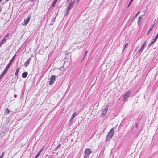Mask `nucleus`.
Returning <instances> with one entry per match:
<instances>
[{"label": "nucleus", "mask_w": 158, "mask_h": 158, "mask_svg": "<svg viewBox=\"0 0 158 158\" xmlns=\"http://www.w3.org/2000/svg\"><path fill=\"white\" fill-rule=\"evenodd\" d=\"M55 80L56 76L55 75H52L50 78V81L49 82V84L50 85H52Z\"/></svg>", "instance_id": "nucleus-5"}, {"label": "nucleus", "mask_w": 158, "mask_h": 158, "mask_svg": "<svg viewBox=\"0 0 158 158\" xmlns=\"http://www.w3.org/2000/svg\"><path fill=\"white\" fill-rule=\"evenodd\" d=\"M157 38H156V37H155V38L154 39V40L153 41V42H154V43L155 42V41L156 40H157Z\"/></svg>", "instance_id": "nucleus-29"}, {"label": "nucleus", "mask_w": 158, "mask_h": 158, "mask_svg": "<svg viewBox=\"0 0 158 158\" xmlns=\"http://www.w3.org/2000/svg\"><path fill=\"white\" fill-rule=\"evenodd\" d=\"M134 19H133L131 21V23H132L134 21Z\"/></svg>", "instance_id": "nucleus-32"}, {"label": "nucleus", "mask_w": 158, "mask_h": 158, "mask_svg": "<svg viewBox=\"0 0 158 158\" xmlns=\"http://www.w3.org/2000/svg\"><path fill=\"white\" fill-rule=\"evenodd\" d=\"M60 146H61V144H59L56 147V148L55 150H54V151H56L57 150V149L58 148H59Z\"/></svg>", "instance_id": "nucleus-22"}, {"label": "nucleus", "mask_w": 158, "mask_h": 158, "mask_svg": "<svg viewBox=\"0 0 158 158\" xmlns=\"http://www.w3.org/2000/svg\"><path fill=\"white\" fill-rule=\"evenodd\" d=\"M4 152L2 153L1 155L0 156V158H2L4 156Z\"/></svg>", "instance_id": "nucleus-27"}, {"label": "nucleus", "mask_w": 158, "mask_h": 158, "mask_svg": "<svg viewBox=\"0 0 158 158\" xmlns=\"http://www.w3.org/2000/svg\"><path fill=\"white\" fill-rule=\"evenodd\" d=\"M9 0H5V3H6Z\"/></svg>", "instance_id": "nucleus-34"}, {"label": "nucleus", "mask_w": 158, "mask_h": 158, "mask_svg": "<svg viewBox=\"0 0 158 158\" xmlns=\"http://www.w3.org/2000/svg\"><path fill=\"white\" fill-rule=\"evenodd\" d=\"M31 18V15H29L26 19H25L24 21V23L25 25H27L30 19Z\"/></svg>", "instance_id": "nucleus-6"}, {"label": "nucleus", "mask_w": 158, "mask_h": 158, "mask_svg": "<svg viewBox=\"0 0 158 158\" xmlns=\"http://www.w3.org/2000/svg\"><path fill=\"white\" fill-rule=\"evenodd\" d=\"M10 111V110L8 108L6 109L5 110V114H9Z\"/></svg>", "instance_id": "nucleus-18"}, {"label": "nucleus", "mask_w": 158, "mask_h": 158, "mask_svg": "<svg viewBox=\"0 0 158 158\" xmlns=\"http://www.w3.org/2000/svg\"><path fill=\"white\" fill-rule=\"evenodd\" d=\"M9 36V34H8L6 35L5 36V37L4 38H5V39L6 37H8Z\"/></svg>", "instance_id": "nucleus-30"}, {"label": "nucleus", "mask_w": 158, "mask_h": 158, "mask_svg": "<svg viewBox=\"0 0 158 158\" xmlns=\"http://www.w3.org/2000/svg\"><path fill=\"white\" fill-rule=\"evenodd\" d=\"M75 0H74L72 2L71 1L69 4L68 8H67L68 10H70L73 6V4L75 3Z\"/></svg>", "instance_id": "nucleus-7"}, {"label": "nucleus", "mask_w": 158, "mask_h": 158, "mask_svg": "<svg viewBox=\"0 0 158 158\" xmlns=\"http://www.w3.org/2000/svg\"><path fill=\"white\" fill-rule=\"evenodd\" d=\"M43 150V148H41V149L40 150V151L37 153V154L36 155V156H35L37 158L39 156V155L41 153V152H42Z\"/></svg>", "instance_id": "nucleus-15"}, {"label": "nucleus", "mask_w": 158, "mask_h": 158, "mask_svg": "<svg viewBox=\"0 0 158 158\" xmlns=\"http://www.w3.org/2000/svg\"><path fill=\"white\" fill-rule=\"evenodd\" d=\"M1 9H0V11H1Z\"/></svg>", "instance_id": "nucleus-37"}, {"label": "nucleus", "mask_w": 158, "mask_h": 158, "mask_svg": "<svg viewBox=\"0 0 158 158\" xmlns=\"http://www.w3.org/2000/svg\"><path fill=\"white\" fill-rule=\"evenodd\" d=\"M154 43V42H152L151 43H150L148 46V47H150Z\"/></svg>", "instance_id": "nucleus-23"}, {"label": "nucleus", "mask_w": 158, "mask_h": 158, "mask_svg": "<svg viewBox=\"0 0 158 158\" xmlns=\"http://www.w3.org/2000/svg\"><path fill=\"white\" fill-rule=\"evenodd\" d=\"M6 40L5 39V38H4L3 40H2L0 43V47H1L3 44L5 43Z\"/></svg>", "instance_id": "nucleus-19"}, {"label": "nucleus", "mask_w": 158, "mask_h": 158, "mask_svg": "<svg viewBox=\"0 0 158 158\" xmlns=\"http://www.w3.org/2000/svg\"><path fill=\"white\" fill-rule=\"evenodd\" d=\"M31 60V57L28 58L27 60L24 63V66L25 67H27L28 66L29 63Z\"/></svg>", "instance_id": "nucleus-9"}, {"label": "nucleus", "mask_w": 158, "mask_h": 158, "mask_svg": "<svg viewBox=\"0 0 158 158\" xmlns=\"http://www.w3.org/2000/svg\"><path fill=\"white\" fill-rule=\"evenodd\" d=\"M153 26H154V25H153L152 26V27L148 30V31L147 33V35H148L150 34V32L152 30Z\"/></svg>", "instance_id": "nucleus-13"}, {"label": "nucleus", "mask_w": 158, "mask_h": 158, "mask_svg": "<svg viewBox=\"0 0 158 158\" xmlns=\"http://www.w3.org/2000/svg\"><path fill=\"white\" fill-rule=\"evenodd\" d=\"M35 158H37V157H35Z\"/></svg>", "instance_id": "nucleus-38"}, {"label": "nucleus", "mask_w": 158, "mask_h": 158, "mask_svg": "<svg viewBox=\"0 0 158 158\" xmlns=\"http://www.w3.org/2000/svg\"><path fill=\"white\" fill-rule=\"evenodd\" d=\"M19 68H18L16 70V71L15 72V76H17V75H18V72H19Z\"/></svg>", "instance_id": "nucleus-20"}, {"label": "nucleus", "mask_w": 158, "mask_h": 158, "mask_svg": "<svg viewBox=\"0 0 158 158\" xmlns=\"http://www.w3.org/2000/svg\"><path fill=\"white\" fill-rule=\"evenodd\" d=\"M135 127L137 128H138V126L137 125V124H136V126H135Z\"/></svg>", "instance_id": "nucleus-33"}, {"label": "nucleus", "mask_w": 158, "mask_h": 158, "mask_svg": "<svg viewBox=\"0 0 158 158\" xmlns=\"http://www.w3.org/2000/svg\"><path fill=\"white\" fill-rule=\"evenodd\" d=\"M140 13V12H138L135 16L134 17V19H135V17H136L138 15V14Z\"/></svg>", "instance_id": "nucleus-26"}, {"label": "nucleus", "mask_w": 158, "mask_h": 158, "mask_svg": "<svg viewBox=\"0 0 158 158\" xmlns=\"http://www.w3.org/2000/svg\"><path fill=\"white\" fill-rule=\"evenodd\" d=\"M69 10H68V9H67V10H66V13L65 14H64V16H66L68 15V13H69Z\"/></svg>", "instance_id": "nucleus-24"}, {"label": "nucleus", "mask_w": 158, "mask_h": 158, "mask_svg": "<svg viewBox=\"0 0 158 158\" xmlns=\"http://www.w3.org/2000/svg\"><path fill=\"white\" fill-rule=\"evenodd\" d=\"M87 52H88L87 51H85V53L84 54V56H83V58L82 61H83L84 60V59H85V56H86V54H87Z\"/></svg>", "instance_id": "nucleus-21"}, {"label": "nucleus", "mask_w": 158, "mask_h": 158, "mask_svg": "<svg viewBox=\"0 0 158 158\" xmlns=\"http://www.w3.org/2000/svg\"><path fill=\"white\" fill-rule=\"evenodd\" d=\"M131 91L130 90H128L123 95L122 100L125 102L127 101V99L129 97Z\"/></svg>", "instance_id": "nucleus-3"}, {"label": "nucleus", "mask_w": 158, "mask_h": 158, "mask_svg": "<svg viewBox=\"0 0 158 158\" xmlns=\"http://www.w3.org/2000/svg\"><path fill=\"white\" fill-rule=\"evenodd\" d=\"M28 74V73L27 72H24L22 74V77L23 78H25L27 77Z\"/></svg>", "instance_id": "nucleus-12"}, {"label": "nucleus", "mask_w": 158, "mask_h": 158, "mask_svg": "<svg viewBox=\"0 0 158 158\" xmlns=\"http://www.w3.org/2000/svg\"><path fill=\"white\" fill-rule=\"evenodd\" d=\"M14 97H16V94L14 95Z\"/></svg>", "instance_id": "nucleus-35"}, {"label": "nucleus", "mask_w": 158, "mask_h": 158, "mask_svg": "<svg viewBox=\"0 0 158 158\" xmlns=\"http://www.w3.org/2000/svg\"><path fill=\"white\" fill-rule=\"evenodd\" d=\"M155 37H156V38H158V33H157V34L156 35Z\"/></svg>", "instance_id": "nucleus-31"}, {"label": "nucleus", "mask_w": 158, "mask_h": 158, "mask_svg": "<svg viewBox=\"0 0 158 158\" xmlns=\"http://www.w3.org/2000/svg\"><path fill=\"white\" fill-rule=\"evenodd\" d=\"M92 152L89 148H87L85 150L84 153V158H88Z\"/></svg>", "instance_id": "nucleus-2"}, {"label": "nucleus", "mask_w": 158, "mask_h": 158, "mask_svg": "<svg viewBox=\"0 0 158 158\" xmlns=\"http://www.w3.org/2000/svg\"><path fill=\"white\" fill-rule=\"evenodd\" d=\"M142 19V18L141 16H139V17L137 21V23L138 25H139V24H140Z\"/></svg>", "instance_id": "nucleus-14"}, {"label": "nucleus", "mask_w": 158, "mask_h": 158, "mask_svg": "<svg viewBox=\"0 0 158 158\" xmlns=\"http://www.w3.org/2000/svg\"><path fill=\"white\" fill-rule=\"evenodd\" d=\"M57 1L58 0H54L53 3L51 5V6L54 7L55 6Z\"/></svg>", "instance_id": "nucleus-17"}, {"label": "nucleus", "mask_w": 158, "mask_h": 158, "mask_svg": "<svg viewBox=\"0 0 158 158\" xmlns=\"http://www.w3.org/2000/svg\"><path fill=\"white\" fill-rule=\"evenodd\" d=\"M79 0H77V3H78Z\"/></svg>", "instance_id": "nucleus-36"}, {"label": "nucleus", "mask_w": 158, "mask_h": 158, "mask_svg": "<svg viewBox=\"0 0 158 158\" xmlns=\"http://www.w3.org/2000/svg\"><path fill=\"white\" fill-rule=\"evenodd\" d=\"M16 55H15L12 58V59H11L10 60L9 63L7 65L6 67L4 69V71H5L6 72H7L8 70L10 67L11 65V64L12 63V61L14 60L15 57Z\"/></svg>", "instance_id": "nucleus-4"}, {"label": "nucleus", "mask_w": 158, "mask_h": 158, "mask_svg": "<svg viewBox=\"0 0 158 158\" xmlns=\"http://www.w3.org/2000/svg\"><path fill=\"white\" fill-rule=\"evenodd\" d=\"M109 106L108 105H106L105 106V108L104 109V110H103L102 114L105 115V114L107 112L108 110V108Z\"/></svg>", "instance_id": "nucleus-8"}, {"label": "nucleus", "mask_w": 158, "mask_h": 158, "mask_svg": "<svg viewBox=\"0 0 158 158\" xmlns=\"http://www.w3.org/2000/svg\"><path fill=\"white\" fill-rule=\"evenodd\" d=\"M128 45V43H127L124 46V48H123V51L125 49L126 47Z\"/></svg>", "instance_id": "nucleus-28"}, {"label": "nucleus", "mask_w": 158, "mask_h": 158, "mask_svg": "<svg viewBox=\"0 0 158 158\" xmlns=\"http://www.w3.org/2000/svg\"><path fill=\"white\" fill-rule=\"evenodd\" d=\"M146 43H147V42L146 41H145L143 43V45H142V46H141V47L140 50L139 51V53H140V52H142L143 51V50L144 49V47L145 46V45L146 44Z\"/></svg>", "instance_id": "nucleus-10"}, {"label": "nucleus", "mask_w": 158, "mask_h": 158, "mask_svg": "<svg viewBox=\"0 0 158 158\" xmlns=\"http://www.w3.org/2000/svg\"><path fill=\"white\" fill-rule=\"evenodd\" d=\"M69 0H67V1H69Z\"/></svg>", "instance_id": "nucleus-39"}, {"label": "nucleus", "mask_w": 158, "mask_h": 158, "mask_svg": "<svg viewBox=\"0 0 158 158\" xmlns=\"http://www.w3.org/2000/svg\"><path fill=\"white\" fill-rule=\"evenodd\" d=\"M6 72L5 71H4L1 74L0 76V80L3 77L4 75L6 73Z\"/></svg>", "instance_id": "nucleus-16"}, {"label": "nucleus", "mask_w": 158, "mask_h": 158, "mask_svg": "<svg viewBox=\"0 0 158 158\" xmlns=\"http://www.w3.org/2000/svg\"><path fill=\"white\" fill-rule=\"evenodd\" d=\"M133 0H131V1L130 2L129 4L127 6V7H129L130 5L131 4V3L133 2Z\"/></svg>", "instance_id": "nucleus-25"}, {"label": "nucleus", "mask_w": 158, "mask_h": 158, "mask_svg": "<svg viewBox=\"0 0 158 158\" xmlns=\"http://www.w3.org/2000/svg\"><path fill=\"white\" fill-rule=\"evenodd\" d=\"M77 112H75L72 115L71 118L70 120V121L71 122L72 121L74 118L77 115Z\"/></svg>", "instance_id": "nucleus-11"}, {"label": "nucleus", "mask_w": 158, "mask_h": 158, "mask_svg": "<svg viewBox=\"0 0 158 158\" xmlns=\"http://www.w3.org/2000/svg\"><path fill=\"white\" fill-rule=\"evenodd\" d=\"M114 132V129L112 128L110 131L108 133L106 136V142H107L110 141L112 138Z\"/></svg>", "instance_id": "nucleus-1"}]
</instances>
